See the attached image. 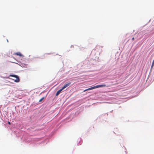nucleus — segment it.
Returning a JSON list of instances; mask_svg holds the SVG:
<instances>
[{"instance_id": "f257e3e1", "label": "nucleus", "mask_w": 154, "mask_h": 154, "mask_svg": "<svg viewBox=\"0 0 154 154\" xmlns=\"http://www.w3.org/2000/svg\"><path fill=\"white\" fill-rule=\"evenodd\" d=\"M109 87V86H106V85H97L95 86L94 87L89 88L87 89H86L84 91L85 92V91H86L88 90H90L93 89H94L95 88H99L100 87Z\"/></svg>"}, {"instance_id": "f03ea898", "label": "nucleus", "mask_w": 154, "mask_h": 154, "mask_svg": "<svg viewBox=\"0 0 154 154\" xmlns=\"http://www.w3.org/2000/svg\"><path fill=\"white\" fill-rule=\"evenodd\" d=\"M71 84V82H69L64 85V86L60 90H58L56 93V96H57L61 92L64 88L69 86Z\"/></svg>"}, {"instance_id": "7ed1b4c3", "label": "nucleus", "mask_w": 154, "mask_h": 154, "mask_svg": "<svg viewBox=\"0 0 154 154\" xmlns=\"http://www.w3.org/2000/svg\"><path fill=\"white\" fill-rule=\"evenodd\" d=\"M10 76L13 77L15 78V79H13L14 81L16 82H19L20 79L19 76L15 75H10Z\"/></svg>"}, {"instance_id": "20e7f679", "label": "nucleus", "mask_w": 154, "mask_h": 154, "mask_svg": "<svg viewBox=\"0 0 154 154\" xmlns=\"http://www.w3.org/2000/svg\"><path fill=\"white\" fill-rule=\"evenodd\" d=\"M15 54L19 56H23L22 54H21V53L20 52L16 53Z\"/></svg>"}, {"instance_id": "39448f33", "label": "nucleus", "mask_w": 154, "mask_h": 154, "mask_svg": "<svg viewBox=\"0 0 154 154\" xmlns=\"http://www.w3.org/2000/svg\"><path fill=\"white\" fill-rule=\"evenodd\" d=\"M44 97H43L42 98L39 100V102H41L44 99Z\"/></svg>"}, {"instance_id": "423d86ee", "label": "nucleus", "mask_w": 154, "mask_h": 154, "mask_svg": "<svg viewBox=\"0 0 154 154\" xmlns=\"http://www.w3.org/2000/svg\"><path fill=\"white\" fill-rule=\"evenodd\" d=\"M132 40H133V41L134 40V37H133V38H132Z\"/></svg>"}, {"instance_id": "0eeeda50", "label": "nucleus", "mask_w": 154, "mask_h": 154, "mask_svg": "<svg viewBox=\"0 0 154 154\" xmlns=\"http://www.w3.org/2000/svg\"><path fill=\"white\" fill-rule=\"evenodd\" d=\"M8 123L9 124H10V122H8Z\"/></svg>"}]
</instances>
